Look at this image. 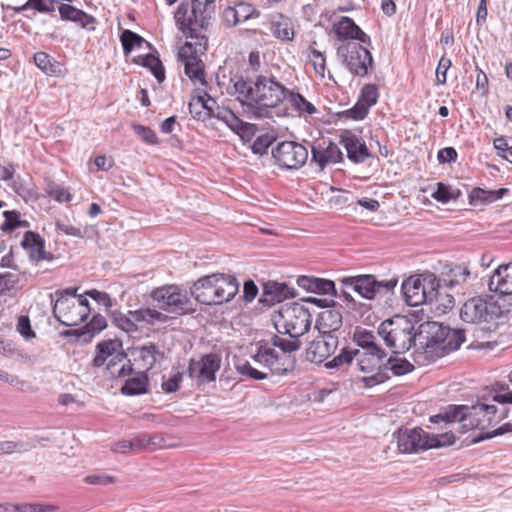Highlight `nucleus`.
<instances>
[{"instance_id": "obj_52", "label": "nucleus", "mask_w": 512, "mask_h": 512, "mask_svg": "<svg viewBox=\"0 0 512 512\" xmlns=\"http://www.w3.org/2000/svg\"><path fill=\"white\" fill-rule=\"evenodd\" d=\"M236 369L241 375L254 380H263L267 378V373L254 368L248 361L236 364Z\"/></svg>"}, {"instance_id": "obj_45", "label": "nucleus", "mask_w": 512, "mask_h": 512, "mask_svg": "<svg viewBox=\"0 0 512 512\" xmlns=\"http://www.w3.org/2000/svg\"><path fill=\"white\" fill-rule=\"evenodd\" d=\"M271 344L274 347L281 349V353L291 354V352L297 351L301 347V341L299 337L291 338L290 340L284 339L279 335H274L271 338Z\"/></svg>"}, {"instance_id": "obj_38", "label": "nucleus", "mask_w": 512, "mask_h": 512, "mask_svg": "<svg viewBox=\"0 0 512 512\" xmlns=\"http://www.w3.org/2000/svg\"><path fill=\"white\" fill-rule=\"evenodd\" d=\"M384 368H386L387 373L388 370H390L395 376H402L410 373L414 369V366L405 358L399 357L398 354H395L390 356L384 363Z\"/></svg>"}, {"instance_id": "obj_24", "label": "nucleus", "mask_w": 512, "mask_h": 512, "mask_svg": "<svg viewBox=\"0 0 512 512\" xmlns=\"http://www.w3.org/2000/svg\"><path fill=\"white\" fill-rule=\"evenodd\" d=\"M342 324L343 317L340 311V306L338 307L335 303V306H331L319 313L315 328L319 333L337 335Z\"/></svg>"}, {"instance_id": "obj_4", "label": "nucleus", "mask_w": 512, "mask_h": 512, "mask_svg": "<svg viewBox=\"0 0 512 512\" xmlns=\"http://www.w3.org/2000/svg\"><path fill=\"white\" fill-rule=\"evenodd\" d=\"M420 327L422 328L420 335L425 332L427 336L426 342H421L423 351L419 356L422 355L428 362H434L457 350L465 341L463 330L451 329L439 322H428Z\"/></svg>"}, {"instance_id": "obj_56", "label": "nucleus", "mask_w": 512, "mask_h": 512, "mask_svg": "<svg viewBox=\"0 0 512 512\" xmlns=\"http://www.w3.org/2000/svg\"><path fill=\"white\" fill-rule=\"evenodd\" d=\"M18 281V276L11 272L0 274V295H4L14 289Z\"/></svg>"}, {"instance_id": "obj_37", "label": "nucleus", "mask_w": 512, "mask_h": 512, "mask_svg": "<svg viewBox=\"0 0 512 512\" xmlns=\"http://www.w3.org/2000/svg\"><path fill=\"white\" fill-rule=\"evenodd\" d=\"M12 189L25 202L35 201L38 198L35 185L31 181L23 179L19 176L14 179Z\"/></svg>"}, {"instance_id": "obj_2", "label": "nucleus", "mask_w": 512, "mask_h": 512, "mask_svg": "<svg viewBox=\"0 0 512 512\" xmlns=\"http://www.w3.org/2000/svg\"><path fill=\"white\" fill-rule=\"evenodd\" d=\"M226 90L240 102L247 117L256 120L269 117L271 109L279 106L288 92L271 77L258 75L251 80L238 73L230 77Z\"/></svg>"}, {"instance_id": "obj_11", "label": "nucleus", "mask_w": 512, "mask_h": 512, "mask_svg": "<svg viewBox=\"0 0 512 512\" xmlns=\"http://www.w3.org/2000/svg\"><path fill=\"white\" fill-rule=\"evenodd\" d=\"M397 282L396 278L378 281L375 276L370 274L344 277L341 280L345 288H351L352 291L368 300L374 299L377 294L393 290Z\"/></svg>"}, {"instance_id": "obj_9", "label": "nucleus", "mask_w": 512, "mask_h": 512, "mask_svg": "<svg viewBox=\"0 0 512 512\" xmlns=\"http://www.w3.org/2000/svg\"><path fill=\"white\" fill-rule=\"evenodd\" d=\"M312 324L310 311L302 304L294 302L282 306L274 318V326L280 334L296 338L309 331Z\"/></svg>"}, {"instance_id": "obj_6", "label": "nucleus", "mask_w": 512, "mask_h": 512, "mask_svg": "<svg viewBox=\"0 0 512 512\" xmlns=\"http://www.w3.org/2000/svg\"><path fill=\"white\" fill-rule=\"evenodd\" d=\"M238 291L239 283L235 276L214 273L194 282L191 295L201 304L220 305L232 300Z\"/></svg>"}, {"instance_id": "obj_29", "label": "nucleus", "mask_w": 512, "mask_h": 512, "mask_svg": "<svg viewBox=\"0 0 512 512\" xmlns=\"http://www.w3.org/2000/svg\"><path fill=\"white\" fill-rule=\"evenodd\" d=\"M421 286V275L409 277L403 281L401 289L403 291L405 301L409 306L426 304V298L423 296Z\"/></svg>"}, {"instance_id": "obj_14", "label": "nucleus", "mask_w": 512, "mask_h": 512, "mask_svg": "<svg viewBox=\"0 0 512 512\" xmlns=\"http://www.w3.org/2000/svg\"><path fill=\"white\" fill-rule=\"evenodd\" d=\"M275 163L282 169H298L308 159L307 148L294 141H283L272 149Z\"/></svg>"}, {"instance_id": "obj_34", "label": "nucleus", "mask_w": 512, "mask_h": 512, "mask_svg": "<svg viewBox=\"0 0 512 512\" xmlns=\"http://www.w3.org/2000/svg\"><path fill=\"white\" fill-rule=\"evenodd\" d=\"M129 315L132 316L135 324L136 322H146L147 324H154L156 321L164 323L171 318L170 316L161 313L156 309L151 308L129 311Z\"/></svg>"}, {"instance_id": "obj_57", "label": "nucleus", "mask_w": 512, "mask_h": 512, "mask_svg": "<svg viewBox=\"0 0 512 512\" xmlns=\"http://www.w3.org/2000/svg\"><path fill=\"white\" fill-rule=\"evenodd\" d=\"M507 432H512V423H505L502 426L498 427L497 429L493 430L492 432H481L472 440V442L479 443L483 440L491 439L495 436H499Z\"/></svg>"}, {"instance_id": "obj_12", "label": "nucleus", "mask_w": 512, "mask_h": 512, "mask_svg": "<svg viewBox=\"0 0 512 512\" xmlns=\"http://www.w3.org/2000/svg\"><path fill=\"white\" fill-rule=\"evenodd\" d=\"M253 359L257 364L268 369L272 375L276 376L286 375L292 372L296 366L295 356L279 353L268 344H261Z\"/></svg>"}, {"instance_id": "obj_47", "label": "nucleus", "mask_w": 512, "mask_h": 512, "mask_svg": "<svg viewBox=\"0 0 512 512\" xmlns=\"http://www.w3.org/2000/svg\"><path fill=\"white\" fill-rule=\"evenodd\" d=\"M111 316L113 323L123 331L128 333L137 331V325L134 323V320L129 313L125 315L121 312L114 311Z\"/></svg>"}, {"instance_id": "obj_20", "label": "nucleus", "mask_w": 512, "mask_h": 512, "mask_svg": "<svg viewBox=\"0 0 512 512\" xmlns=\"http://www.w3.org/2000/svg\"><path fill=\"white\" fill-rule=\"evenodd\" d=\"M356 357L359 370L369 374L362 378L365 387H373L390 379L386 368H384V358L363 355H357Z\"/></svg>"}, {"instance_id": "obj_5", "label": "nucleus", "mask_w": 512, "mask_h": 512, "mask_svg": "<svg viewBox=\"0 0 512 512\" xmlns=\"http://www.w3.org/2000/svg\"><path fill=\"white\" fill-rule=\"evenodd\" d=\"M192 117L199 121H205L207 118H216L223 121L233 132L242 139H249L255 126L242 121L231 109L220 107L216 101L207 93L194 97L188 105Z\"/></svg>"}, {"instance_id": "obj_42", "label": "nucleus", "mask_w": 512, "mask_h": 512, "mask_svg": "<svg viewBox=\"0 0 512 512\" xmlns=\"http://www.w3.org/2000/svg\"><path fill=\"white\" fill-rule=\"evenodd\" d=\"M120 40L125 55L130 54L135 47H141L145 42L140 35L128 29L121 33Z\"/></svg>"}, {"instance_id": "obj_64", "label": "nucleus", "mask_w": 512, "mask_h": 512, "mask_svg": "<svg viewBox=\"0 0 512 512\" xmlns=\"http://www.w3.org/2000/svg\"><path fill=\"white\" fill-rule=\"evenodd\" d=\"M182 379H183L182 373L177 372L173 376H171L168 380L162 382V389L166 393L176 392L180 387V383L182 382Z\"/></svg>"}, {"instance_id": "obj_36", "label": "nucleus", "mask_w": 512, "mask_h": 512, "mask_svg": "<svg viewBox=\"0 0 512 512\" xmlns=\"http://www.w3.org/2000/svg\"><path fill=\"white\" fill-rule=\"evenodd\" d=\"M147 386L148 377L146 373L141 372L139 375L127 379L121 388V392L130 396L140 395L146 393Z\"/></svg>"}, {"instance_id": "obj_15", "label": "nucleus", "mask_w": 512, "mask_h": 512, "mask_svg": "<svg viewBox=\"0 0 512 512\" xmlns=\"http://www.w3.org/2000/svg\"><path fill=\"white\" fill-rule=\"evenodd\" d=\"M396 440L399 451L408 454L436 448L439 443L435 439H429V433L422 428L399 429Z\"/></svg>"}, {"instance_id": "obj_46", "label": "nucleus", "mask_w": 512, "mask_h": 512, "mask_svg": "<svg viewBox=\"0 0 512 512\" xmlns=\"http://www.w3.org/2000/svg\"><path fill=\"white\" fill-rule=\"evenodd\" d=\"M352 339L361 349L371 348L372 344L376 342V336L374 333L361 327H356Z\"/></svg>"}, {"instance_id": "obj_3", "label": "nucleus", "mask_w": 512, "mask_h": 512, "mask_svg": "<svg viewBox=\"0 0 512 512\" xmlns=\"http://www.w3.org/2000/svg\"><path fill=\"white\" fill-rule=\"evenodd\" d=\"M498 407L478 401L475 405H451L444 412L431 416L432 423L451 424L459 422V432L466 433L472 429L484 430L495 424Z\"/></svg>"}, {"instance_id": "obj_16", "label": "nucleus", "mask_w": 512, "mask_h": 512, "mask_svg": "<svg viewBox=\"0 0 512 512\" xmlns=\"http://www.w3.org/2000/svg\"><path fill=\"white\" fill-rule=\"evenodd\" d=\"M221 361L217 353L205 354L199 360L191 359L188 374L196 379L199 385L213 382L216 379V372L220 369Z\"/></svg>"}, {"instance_id": "obj_13", "label": "nucleus", "mask_w": 512, "mask_h": 512, "mask_svg": "<svg viewBox=\"0 0 512 512\" xmlns=\"http://www.w3.org/2000/svg\"><path fill=\"white\" fill-rule=\"evenodd\" d=\"M151 298L157 302L159 309L175 315H184L194 311L193 308L188 307L190 301L187 295L176 285H166L154 289L151 292Z\"/></svg>"}, {"instance_id": "obj_1", "label": "nucleus", "mask_w": 512, "mask_h": 512, "mask_svg": "<svg viewBox=\"0 0 512 512\" xmlns=\"http://www.w3.org/2000/svg\"><path fill=\"white\" fill-rule=\"evenodd\" d=\"M216 0H182L174 18L179 29L194 42H186L178 51V58L184 63V71L193 82L206 85L205 65L200 56L207 50L208 38L202 34L210 25L215 13Z\"/></svg>"}, {"instance_id": "obj_31", "label": "nucleus", "mask_w": 512, "mask_h": 512, "mask_svg": "<svg viewBox=\"0 0 512 512\" xmlns=\"http://www.w3.org/2000/svg\"><path fill=\"white\" fill-rule=\"evenodd\" d=\"M421 289L423 290V296L426 298V303L438 302L442 296L440 289V283L435 274L427 272L421 274Z\"/></svg>"}, {"instance_id": "obj_53", "label": "nucleus", "mask_w": 512, "mask_h": 512, "mask_svg": "<svg viewBox=\"0 0 512 512\" xmlns=\"http://www.w3.org/2000/svg\"><path fill=\"white\" fill-rule=\"evenodd\" d=\"M33 58L35 65L46 74H54L56 72L55 64L47 53L36 52Z\"/></svg>"}, {"instance_id": "obj_22", "label": "nucleus", "mask_w": 512, "mask_h": 512, "mask_svg": "<svg viewBox=\"0 0 512 512\" xmlns=\"http://www.w3.org/2000/svg\"><path fill=\"white\" fill-rule=\"evenodd\" d=\"M340 143L347 151V157L354 163H363L371 155L365 143L350 130H343L340 134Z\"/></svg>"}, {"instance_id": "obj_55", "label": "nucleus", "mask_w": 512, "mask_h": 512, "mask_svg": "<svg viewBox=\"0 0 512 512\" xmlns=\"http://www.w3.org/2000/svg\"><path fill=\"white\" fill-rule=\"evenodd\" d=\"M132 128L134 132L146 143L148 144H156L158 142V138L156 133L149 127L133 124Z\"/></svg>"}, {"instance_id": "obj_40", "label": "nucleus", "mask_w": 512, "mask_h": 512, "mask_svg": "<svg viewBox=\"0 0 512 512\" xmlns=\"http://www.w3.org/2000/svg\"><path fill=\"white\" fill-rule=\"evenodd\" d=\"M5 218L0 229L5 232H12L19 227H28L29 223L26 220H21L20 213L16 210H7L3 212Z\"/></svg>"}, {"instance_id": "obj_61", "label": "nucleus", "mask_w": 512, "mask_h": 512, "mask_svg": "<svg viewBox=\"0 0 512 512\" xmlns=\"http://www.w3.org/2000/svg\"><path fill=\"white\" fill-rule=\"evenodd\" d=\"M17 330L26 339L33 338L36 335L31 327L30 319L26 315H21L18 318Z\"/></svg>"}, {"instance_id": "obj_43", "label": "nucleus", "mask_w": 512, "mask_h": 512, "mask_svg": "<svg viewBox=\"0 0 512 512\" xmlns=\"http://www.w3.org/2000/svg\"><path fill=\"white\" fill-rule=\"evenodd\" d=\"M107 326V321L104 316L96 314L90 320V322L82 327L84 330L85 338L84 342L91 340L96 334L100 333Z\"/></svg>"}, {"instance_id": "obj_7", "label": "nucleus", "mask_w": 512, "mask_h": 512, "mask_svg": "<svg viewBox=\"0 0 512 512\" xmlns=\"http://www.w3.org/2000/svg\"><path fill=\"white\" fill-rule=\"evenodd\" d=\"M164 351L153 342L142 346H135L128 350L127 354L118 353L110 360L107 370L112 377H124L132 373V365L143 373L151 370L154 365L163 360Z\"/></svg>"}, {"instance_id": "obj_30", "label": "nucleus", "mask_w": 512, "mask_h": 512, "mask_svg": "<svg viewBox=\"0 0 512 512\" xmlns=\"http://www.w3.org/2000/svg\"><path fill=\"white\" fill-rule=\"evenodd\" d=\"M60 18L64 21L78 23L82 28H87L90 24H94L96 19L70 4H61L58 7Z\"/></svg>"}, {"instance_id": "obj_39", "label": "nucleus", "mask_w": 512, "mask_h": 512, "mask_svg": "<svg viewBox=\"0 0 512 512\" xmlns=\"http://www.w3.org/2000/svg\"><path fill=\"white\" fill-rule=\"evenodd\" d=\"M359 355L358 349L343 348L332 360L325 363L327 369H339L349 366L353 359Z\"/></svg>"}, {"instance_id": "obj_25", "label": "nucleus", "mask_w": 512, "mask_h": 512, "mask_svg": "<svg viewBox=\"0 0 512 512\" xmlns=\"http://www.w3.org/2000/svg\"><path fill=\"white\" fill-rule=\"evenodd\" d=\"M295 296L296 293L287 284L268 281L263 284L260 302L264 305L272 306Z\"/></svg>"}, {"instance_id": "obj_28", "label": "nucleus", "mask_w": 512, "mask_h": 512, "mask_svg": "<svg viewBox=\"0 0 512 512\" xmlns=\"http://www.w3.org/2000/svg\"><path fill=\"white\" fill-rule=\"evenodd\" d=\"M297 284L299 287L305 289L308 292L338 296L335 283L332 280L316 278L312 276H300L297 279Z\"/></svg>"}, {"instance_id": "obj_51", "label": "nucleus", "mask_w": 512, "mask_h": 512, "mask_svg": "<svg viewBox=\"0 0 512 512\" xmlns=\"http://www.w3.org/2000/svg\"><path fill=\"white\" fill-rule=\"evenodd\" d=\"M235 8L239 22H245L251 18H258L260 16L259 10L245 2L238 3Z\"/></svg>"}, {"instance_id": "obj_27", "label": "nucleus", "mask_w": 512, "mask_h": 512, "mask_svg": "<svg viewBox=\"0 0 512 512\" xmlns=\"http://www.w3.org/2000/svg\"><path fill=\"white\" fill-rule=\"evenodd\" d=\"M21 246L28 251L30 258L36 262L53 259L52 254L45 251L44 240L38 233L33 231L25 232Z\"/></svg>"}, {"instance_id": "obj_18", "label": "nucleus", "mask_w": 512, "mask_h": 512, "mask_svg": "<svg viewBox=\"0 0 512 512\" xmlns=\"http://www.w3.org/2000/svg\"><path fill=\"white\" fill-rule=\"evenodd\" d=\"M79 307V305H76L75 299L60 296L53 307V314L61 325L67 327L77 326L86 321L88 317V310L84 309L82 312L79 310Z\"/></svg>"}, {"instance_id": "obj_10", "label": "nucleus", "mask_w": 512, "mask_h": 512, "mask_svg": "<svg viewBox=\"0 0 512 512\" xmlns=\"http://www.w3.org/2000/svg\"><path fill=\"white\" fill-rule=\"evenodd\" d=\"M336 54L342 64L355 76H366L368 69L373 65L371 52L361 43H342L337 47Z\"/></svg>"}, {"instance_id": "obj_44", "label": "nucleus", "mask_w": 512, "mask_h": 512, "mask_svg": "<svg viewBox=\"0 0 512 512\" xmlns=\"http://www.w3.org/2000/svg\"><path fill=\"white\" fill-rule=\"evenodd\" d=\"M142 65L150 69L159 83H162L165 80V70L159 57L154 56L153 54H148L143 57Z\"/></svg>"}, {"instance_id": "obj_33", "label": "nucleus", "mask_w": 512, "mask_h": 512, "mask_svg": "<svg viewBox=\"0 0 512 512\" xmlns=\"http://www.w3.org/2000/svg\"><path fill=\"white\" fill-rule=\"evenodd\" d=\"M470 273L468 264H455L446 273V278H444L445 285L448 288H453L457 285L463 284L467 281Z\"/></svg>"}, {"instance_id": "obj_26", "label": "nucleus", "mask_w": 512, "mask_h": 512, "mask_svg": "<svg viewBox=\"0 0 512 512\" xmlns=\"http://www.w3.org/2000/svg\"><path fill=\"white\" fill-rule=\"evenodd\" d=\"M325 144L326 141H323L322 144L313 145L311 149L312 161L320 168H324L329 163H338L343 159V154L335 143L328 141L326 146Z\"/></svg>"}, {"instance_id": "obj_41", "label": "nucleus", "mask_w": 512, "mask_h": 512, "mask_svg": "<svg viewBox=\"0 0 512 512\" xmlns=\"http://www.w3.org/2000/svg\"><path fill=\"white\" fill-rule=\"evenodd\" d=\"M288 100L291 104V107L299 114L306 113L312 115L317 112L316 107L311 102L306 100L300 93L290 92Z\"/></svg>"}, {"instance_id": "obj_63", "label": "nucleus", "mask_w": 512, "mask_h": 512, "mask_svg": "<svg viewBox=\"0 0 512 512\" xmlns=\"http://www.w3.org/2000/svg\"><path fill=\"white\" fill-rule=\"evenodd\" d=\"M84 481L90 485H102L106 486L115 482V478L110 475L97 473L91 474L84 478Z\"/></svg>"}, {"instance_id": "obj_54", "label": "nucleus", "mask_w": 512, "mask_h": 512, "mask_svg": "<svg viewBox=\"0 0 512 512\" xmlns=\"http://www.w3.org/2000/svg\"><path fill=\"white\" fill-rule=\"evenodd\" d=\"M369 112V109L364 106L362 102L357 101L356 104L348 109L342 112V116L348 119L352 120H363Z\"/></svg>"}, {"instance_id": "obj_50", "label": "nucleus", "mask_w": 512, "mask_h": 512, "mask_svg": "<svg viewBox=\"0 0 512 512\" xmlns=\"http://www.w3.org/2000/svg\"><path fill=\"white\" fill-rule=\"evenodd\" d=\"M46 193L60 203L70 202L72 200V195L69 190L54 182L47 184Z\"/></svg>"}, {"instance_id": "obj_32", "label": "nucleus", "mask_w": 512, "mask_h": 512, "mask_svg": "<svg viewBox=\"0 0 512 512\" xmlns=\"http://www.w3.org/2000/svg\"><path fill=\"white\" fill-rule=\"evenodd\" d=\"M278 20L275 18L272 20V32L273 35L281 39L283 41H291L294 38V29L293 24L290 18L285 17L283 15L277 16Z\"/></svg>"}, {"instance_id": "obj_60", "label": "nucleus", "mask_w": 512, "mask_h": 512, "mask_svg": "<svg viewBox=\"0 0 512 512\" xmlns=\"http://www.w3.org/2000/svg\"><path fill=\"white\" fill-rule=\"evenodd\" d=\"M16 512H46L56 509L53 505H44L39 503H25V504H15Z\"/></svg>"}, {"instance_id": "obj_49", "label": "nucleus", "mask_w": 512, "mask_h": 512, "mask_svg": "<svg viewBox=\"0 0 512 512\" xmlns=\"http://www.w3.org/2000/svg\"><path fill=\"white\" fill-rule=\"evenodd\" d=\"M378 89L377 86L374 84H366L361 89V93L359 96L358 101L362 102L364 106H366L368 109L375 105L378 100Z\"/></svg>"}, {"instance_id": "obj_21", "label": "nucleus", "mask_w": 512, "mask_h": 512, "mask_svg": "<svg viewBox=\"0 0 512 512\" xmlns=\"http://www.w3.org/2000/svg\"><path fill=\"white\" fill-rule=\"evenodd\" d=\"M333 30L339 41L357 40L362 44H371L370 37L349 17H342L333 25Z\"/></svg>"}, {"instance_id": "obj_59", "label": "nucleus", "mask_w": 512, "mask_h": 512, "mask_svg": "<svg viewBox=\"0 0 512 512\" xmlns=\"http://www.w3.org/2000/svg\"><path fill=\"white\" fill-rule=\"evenodd\" d=\"M311 62L313 64L314 70L321 77H324L325 69H326V59L325 56L316 49H311Z\"/></svg>"}, {"instance_id": "obj_58", "label": "nucleus", "mask_w": 512, "mask_h": 512, "mask_svg": "<svg viewBox=\"0 0 512 512\" xmlns=\"http://www.w3.org/2000/svg\"><path fill=\"white\" fill-rule=\"evenodd\" d=\"M121 347V342L117 339L105 340L99 342L96 346L97 351L101 354H105L106 357L112 356Z\"/></svg>"}, {"instance_id": "obj_62", "label": "nucleus", "mask_w": 512, "mask_h": 512, "mask_svg": "<svg viewBox=\"0 0 512 512\" xmlns=\"http://www.w3.org/2000/svg\"><path fill=\"white\" fill-rule=\"evenodd\" d=\"M85 294L95 300L99 305H103L107 310L112 307V300L106 292L92 289L88 290Z\"/></svg>"}, {"instance_id": "obj_48", "label": "nucleus", "mask_w": 512, "mask_h": 512, "mask_svg": "<svg viewBox=\"0 0 512 512\" xmlns=\"http://www.w3.org/2000/svg\"><path fill=\"white\" fill-rule=\"evenodd\" d=\"M459 195L460 191L458 189L454 190L441 182L437 183V189L432 193V197L442 203H447L451 199L459 197Z\"/></svg>"}, {"instance_id": "obj_17", "label": "nucleus", "mask_w": 512, "mask_h": 512, "mask_svg": "<svg viewBox=\"0 0 512 512\" xmlns=\"http://www.w3.org/2000/svg\"><path fill=\"white\" fill-rule=\"evenodd\" d=\"M498 308L481 297H474L466 301L461 310L460 317L467 323L488 322L493 316H498Z\"/></svg>"}, {"instance_id": "obj_19", "label": "nucleus", "mask_w": 512, "mask_h": 512, "mask_svg": "<svg viewBox=\"0 0 512 512\" xmlns=\"http://www.w3.org/2000/svg\"><path fill=\"white\" fill-rule=\"evenodd\" d=\"M339 344L338 335H319L309 343L305 351L306 360L312 363H322L336 351Z\"/></svg>"}, {"instance_id": "obj_8", "label": "nucleus", "mask_w": 512, "mask_h": 512, "mask_svg": "<svg viewBox=\"0 0 512 512\" xmlns=\"http://www.w3.org/2000/svg\"><path fill=\"white\" fill-rule=\"evenodd\" d=\"M378 334L388 347L395 349L394 354L405 353L416 341L414 323L403 315L383 321L378 327Z\"/></svg>"}, {"instance_id": "obj_23", "label": "nucleus", "mask_w": 512, "mask_h": 512, "mask_svg": "<svg viewBox=\"0 0 512 512\" xmlns=\"http://www.w3.org/2000/svg\"><path fill=\"white\" fill-rule=\"evenodd\" d=\"M488 288L491 292L500 295L512 294V261L508 264L499 265L488 281Z\"/></svg>"}, {"instance_id": "obj_35", "label": "nucleus", "mask_w": 512, "mask_h": 512, "mask_svg": "<svg viewBox=\"0 0 512 512\" xmlns=\"http://www.w3.org/2000/svg\"><path fill=\"white\" fill-rule=\"evenodd\" d=\"M508 378L512 385V372L509 374ZM488 397L499 404H512V388L509 384L496 382L492 386Z\"/></svg>"}]
</instances>
